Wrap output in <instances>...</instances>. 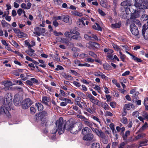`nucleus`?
<instances>
[{
	"instance_id": "nucleus-41",
	"label": "nucleus",
	"mask_w": 148,
	"mask_h": 148,
	"mask_svg": "<svg viewBox=\"0 0 148 148\" xmlns=\"http://www.w3.org/2000/svg\"><path fill=\"white\" fill-rule=\"evenodd\" d=\"M1 23L3 26L4 27H8V25H9L10 27L11 26V25L10 24H8L7 22H6L4 20L2 21L1 22Z\"/></svg>"
},
{
	"instance_id": "nucleus-35",
	"label": "nucleus",
	"mask_w": 148,
	"mask_h": 148,
	"mask_svg": "<svg viewBox=\"0 0 148 148\" xmlns=\"http://www.w3.org/2000/svg\"><path fill=\"white\" fill-rule=\"evenodd\" d=\"M91 148H100L99 143H94L92 144Z\"/></svg>"
},
{
	"instance_id": "nucleus-39",
	"label": "nucleus",
	"mask_w": 148,
	"mask_h": 148,
	"mask_svg": "<svg viewBox=\"0 0 148 148\" xmlns=\"http://www.w3.org/2000/svg\"><path fill=\"white\" fill-rule=\"evenodd\" d=\"M64 36L66 37L70 38L72 36V34L71 31L66 32L64 34Z\"/></svg>"
},
{
	"instance_id": "nucleus-22",
	"label": "nucleus",
	"mask_w": 148,
	"mask_h": 148,
	"mask_svg": "<svg viewBox=\"0 0 148 148\" xmlns=\"http://www.w3.org/2000/svg\"><path fill=\"white\" fill-rule=\"evenodd\" d=\"M125 107L128 110H130L131 109H134V105L132 104H125Z\"/></svg>"
},
{
	"instance_id": "nucleus-37",
	"label": "nucleus",
	"mask_w": 148,
	"mask_h": 148,
	"mask_svg": "<svg viewBox=\"0 0 148 148\" xmlns=\"http://www.w3.org/2000/svg\"><path fill=\"white\" fill-rule=\"evenodd\" d=\"M80 38V34H75L72 36L71 37V39H77Z\"/></svg>"
},
{
	"instance_id": "nucleus-40",
	"label": "nucleus",
	"mask_w": 148,
	"mask_h": 148,
	"mask_svg": "<svg viewBox=\"0 0 148 148\" xmlns=\"http://www.w3.org/2000/svg\"><path fill=\"white\" fill-rule=\"evenodd\" d=\"M101 106L105 110H107L109 107L108 105L106 103H101Z\"/></svg>"
},
{
	"instance_id": "nucleus-55",
	"label": "nucleus",
	"mask_w": 148,
	"mask_h": 148,
	"mask_svg": "<svg viewBox=\"0 0 148 148\" xmlns=\"http://www.w3.org/2000/svg\"><path fill=\"white\" fill-rule=\"evenodd\" d=\"M74 63L76 66H80V65L81 64L80 63V61L79 60H76L74 61Z\"/></svg>"
},
{
	"instance_id": "nucleus-61",
	"label": "nucleus",
	"mask_w": 148,
	"mask_h": 148,
	"mask_svg": "<svg viewBox=\"0 0 148 148\" xmlns=\"http://www.w3.org/2000/svg\"><path fill=\"white\" fill-rule=\"evenodd\" d=\"M85 124L90 127H91L92 125V123L91 122H90L89 120Z\"/></svg>"
},
{
	"instance_id": "nucleus-19",
	"label": "nucleus",
	"mask_w": 148,
	"mask_h": 148,
	"mask_svg": "<svg viewBox=\"0 0 148 148\" xmlns=\"http://www.w3.org/2000/svg\"><path fill=\"white\" fill-rule=\"evenodd\" d=\"M90 101L92 103L95 104L99 106H100L101 104V103L96 99L95 98V97Z\"/></svg>"
},
{
	"instance_id": "nucleus-17",
	"label": "nucleus",
	"mask_w": 148,
	"mask_h": 148,
	"mask_svg": "<svg viewBox=\"0 0 148 148\" xmlns=\"http://www.w3.org/2000/svg\"><path fill=\"white\" fill-rule=\"evenodd\" d=\"M90 130L88 127H85L82 130V133L84 135L88 134L90 132Z\"/></svg>"
},
{
	"instance_id": "nucleus-7",
	"label": "nucleus",
	"mask_w": 148,
	"mask_h": 148,
	"mask_svg": "<svg viewBox=\"0 0 148 148\" xmlns=\"http://www.w3.org/2000/svg\"><path fill=\"white\" fill-rule=\"evenodd\" d=\"M88 19L87 17H83L78 19L77 21V25L79 27H82L85 25L84 21L87 20Z\"/></svg>"
},
{
	"instance_id": "nucleus-52",
	"label": "nucleus",
	"mask_w": 148,
	"mask_h": 148,
	"mask_svg": "<svg viewBox=\"0 0 148 148\" xmlns=\"http://www.w3.org/2000/svg\"><path fill=\"white\" fill-rule=\"evenodd\" d=\"M63 15H62L61 16H55L53 17V18L54 20H56L61 19L63 20Z\"/></svg>"
},
{
	"instance_id": "nucleus-63",
	"label": "nucleus",
	"mask_w": 148,
	"mask_h": 148,
	"mask_svg": "<svg viewBox=\"0 0 148 148\" xmlns=\"http://www.w3.org/2000/svg\"><path fill=\"white\" fill-rule=\"evenodd\" d=\"M26 83L28 85L30 86H32L33 84V83L32 82V81L30 80H28L26 81Z\"/></svg>"
},
{
	"instance_id": "nucleus-42",
	"label": "nucleus",
	"mask_w": 148,
	"mask_h": 148,
	"mask_svg": "<svg viewBox=\"0 0 148 148\" xmlns=\"http://www.w3.org/2000/svg\"><path fill=\"white\" fill-rule=\"evenodd\" d=\"M30 80L32 81V82L33 83V84H35L36 85L38 84V81L35 78H31L30 79Z\"/></svg>"
},
{
	"instance_id": "nucleus-20",
	"label": "nucleus",
	"mask_w": 148,
	"mask_h": 148,
	"mask_svg": "<svg viewBox=\"0 0 148 148\" xmlns=\"http://www.w3.org/2000/svg\"><path fill=\"white\" fill-rule=\"evenodd\" d=\"M16 34L17 36L19 38H21L25 37V34L24 33L19 30H17L16 32Z\"/></svg>"
},
{
	"instance_id": "nucleus-23",
	"label": "nucleus",
	"mask_w": 148,
	"mask_h": 148,
	"mask_svg": "<svg viewBox=\"0 0 148 148\" xmlns=\"http://www.w3.org/2000/svg\"><path fill=\"white\" fill-rule=\"evenodd\" d=\"M50 100L49 98L46 97H44L42 98V102L45 104L47 105L49 102Z\"/></svg>"
},
{
	"instance_id": "nucleus-47",
	"label": "nucleus",
	"mask_w": 148,
	"mask_h": 148,
	"mask_svg": "<svg viewBox=\"0 0 148 148\" xmlns=\"http://www.w3.org/2000/svg\"><path fill=\"white\" fill-rule=\"evenodd\" d=\"M11 43L12 45L14 46L15 47L17 48L19 46V45L14 40H12Z\"/></svg>"
},
{
	"instance_id": "nucleus-9",
	"label": "nucleus",
	"mask_w": 148,
	"mask_h": 148,
	"mask_svg": "<svg viewBox=\"0 0 148 148\" xmlns=\"http://www.w3.org/2000/svg\"><path fill=\"white\" fill-rule=\"evenodd\" d=\"M131 11L130 10H124L121 14V16L122 18L124 19L128 18L129 14H131Z\"/></svg>"
},
{
	"instance_id": "nucleus-5",
	"label": "nucleus",
	"mask_w": 148,
	"mask_h": 148,
	"mask_svg": "<svg viewBox=\"0 0 148 148\" xmlns=\"http://www.w3.org/2000/svg\"><path fill=\"white\" fill-rule=\"evenodd\" d=\"M12 97L10 94H7L5 96V98L3 101V104L5 105H9L12 102Z\"/></svg>"
},
{
	"instance_id": "nucleus-1",
	"label": "nucleus",
	"mask_w": 148,
	"mask_h": 148,
	"mask_svg": "<svg viewBox=\"0 0 148 148\" xmlns=\"http://www.w3.org/2000/svg\"><path fill=\"white\" fill-rule=\"evenodd\" d=\"M56 124L57 131L59 134H62L64 132L65 128L66 130L71 133L76 134L82 127V123L80 122L75 123L67 122L66 124H65L63 121V119L61 117L56 121Z\"/></svg>"
},
{
	"instance_id": "nucleus-54",
	"label": "nucleus",
	"mask_w": 148,
	"mask_h": 148,
	"mask_svg": "<svg viewBox=\"0 0 148 148\" xmlns=\"http://www.w3.org/2000/svg\"><path fill=\"white\" fill-rule=\"evenodd\" d=\"M40 117V113L36 114L35 115V118L36 120H41L42 119Z\"/></svg>"
},
{
	"instance_id": "nucleus-64",
	"label": "nucleus",
	"mask_w": 148,
	"mask_h": 148,
	"mask_svg": "<svg viewBox=\"0 0 148 148\" xmlns=\"http://www.w3.org/2000/svg\"><path fill=\"white\" fill-rule=\"evenodd\" d=\"M126 143L124 142L121 143L119 146L118 148H123Z\"/></svg>"
},
{
	"instance_id": "nucleus-6",
	"label": "nucleus",
	"mask_w": 148,
	"mask_h": 148,
	"mask_svg": "<svg viewBox=\"0 0 148 148\" xmlns=\"http://www.w3.org/2000/svg\"><path fill=\"white\" fill-rule=\"evenodd\" d=\"M130 30L132 33L135 36H137L139 34L138 28L134 23L131 24L130 26Z\"/></svg>"
},
{
	"instance_id": "nucleus-30",
	"label": "nucleus",
	"mask_w": 148,
	"mask_h": 148,
	"mask_svg": "<svg viewBox=\"0 0 148 148\" xmlns=\"http://www.w3.org/2000/svg\"><path fill=\"white\" fill-rule=\"evenodd\" d=\"M141 19L143 21H146L148 19V15L142 13Z\"/></svg>"
},
{
	"instance_id": "nucleus-33",
	"label": "nucleus",
	"mask_w": 148,
	"mask_h": 148,
	"mask_svg": "<svg viewBox=\"0 0 148 148\" xmlns=\"http://www.w3.org/2000/svg\"><path fill=\"white\" fill-rule=\"evenodd\" d=\"M60 99L61 100L65 101L64 102L66 103V104H67V103L72 104L73 103V102H72L70 99H67L66 98H64L63 99H62L61 98H60Z\"/></svg>"
},
{
	"instance_id": "nucleus-53",
	"label": "nucleus",
	"mask_w": 148,
	"mask_h": 148,
	"mask_svg": "<svg viewBox=\"0 0 148 148\" xmlns=\"http://www.w3.org/2000/svg\"><path fill=\"white\" fill-rule=\"evenodd\" d=\"M30 110L31 113L32 114H34L36 111L35 108L33 106H32L30 108Z\"/></svg>"
},
{
	"instance_id": "nucleus-62",
	"label": "nucleus",
	"mask_w": 148,
	"mask_h": 148,
	"mask_svg": "<svg viewBox=\"0 0 148 148\" xmlns=\"http://www.w3.org/2000/svg\"><path fill=\"white\" fill-rule=\"evenodd\" d=\"M54 21H53V25L55 27H56L59 25L57 21V20H54Z\"/></svg>"
},
{
	"instance_id": "nucleus-38",
	"label": "nucleus",
	"mask_w": 148,
	"mask_h": 148,
	"mask_svg": "<svg viewBox=\"0 0 148 148\" xmlns=\"http://www.w3.org/2000/svg\"><path fill=\"white\" fill-rule=\"evenodd\" d=\"M86 110L91 114H93L95 112V109H91L89 108H87L86 109Z\"/></svg>"
},
{
	"instance_id": "nucleus-28",
	"label": "nucleus",
	"mask_w": 148,
	"mask_h": 148,
	"mask_svg": "<svg viewBox=\"0 0 148 148\" xmlns=\"http://www.w3.org/2000/svg\"><path fill=\"white\" fill-rule=\"evenodd\" d=\"M84 37L85 39L87 40H92V39L91 38V32H88L87 34H84Z\"/></svg>"
},
{
	"instance_id": "nucleus-11",
	"label": "nucleus",
	"mask_w": 148,
	"mask_h": 148,
	"mask_svg": "<svg viewBox=\"0 0 148 148\" xmlns=\"http://www.w3.org/2000/svg\"><path fill=\"white\" fill-rule=\"evenodd\" d=\"M93 131L95 132L99 137L102 138H105V134L101 131L98 130L97 129H93Z\"/></svg>"
},
{
	"instance_id": "nucleus-31",
	"label": "nucleus",
	"mask_w": 148,
	"mask_h": 148,
	"mask_svg": "<svg viewBox=\"0 0 148 148\" xmlns=\"http://www.w3.org/2000/svg\"><path fill=\"white\" fill-rule=\"evenodd\" d=\"M132 59H133L135 61L138 62H142V60L140 58H138L137 57L133 55L132 56Z\"/></svg>"
},
{
	"instance_id": "nucleus-26",
	"label": "nucleus",
	"mask_w": 148,
	"mask_h": 148,
	"mask_svg": "<svg viewBox=\"0 0 148 148\" xmlns=\"http://www.w3.org/2000/svg\"><path fill=\"white\" fill-rule=\"evenodd\" d=\"M95 24L96 25H93L92 26V28L95 30L99 31H101V28L99 24L96 23H95Z\"/></svg>"
},
{
	"instance_id": "nucleus-13",
	"label": "nucleus",
	"mask_w": 148,
	"mask_h": 148,
	"mask_svg": "<svg viewBox=\"0 0 148 148\" xmlns=\"http://www.w3.org/2000/svg\"><path fill=\"white\" fill-rule=\"evenodd\" d=\"M71 13L73 15L79 17L82 16L84 14V13L83 12H80L76 10L72 11Z\"/></svg>"
},
{
	"instance_id": "nucleus-48",
	"label": "nucleus",
	"mask_w": 148,
	"mask_h": 148,
	"mask_svg": "<svg viewBox=\"0 0 148 148\" xmlns=\"http://www.w3.org/2000/svg\"><path fill=\"white\" fill-rule=\"evenodd\" d=\"M53 32L54 34V35L56 36H58L59 35H63V34L61 32H58L56 30L53 31Z\"/></svg>"
},
{
	"instance_id": "nucleus-51",
	"label": "nucleus",
	"mask_w": 148,
	"mask_h": 148,
	"mask_svg": "<svg viewBox=\"0 0 148 148\" xmlns=\"http://www.w3.org/2000/svg\"><path fill=\"white\" fill-rule=\"evenodd\" d=\"M85 61L86 62L91 63H92L94 61V60L91 58H87L85 60Z\"/></svg>"
},
{
	"instance_id": "nucleus-12",
	"label": "nucleus",
	"mask_w": 148,
	"mask_h": 148,
	"mask_svg": "<svg viewBox=\"0 0 148 148\" xmlns=\"http://www.w3.org/2000/svg\"><path fill=\"white\" fill-rule=\"evenodd\" d=\"M4 87V89L5 90H9L10 88V86L13 85L11 81H5L3 82Z\"/></svg>"
},
{
	"instance_id": "nucleus-49",
	"label": "nucleus",
	"mask_w": 148,
	"mask_h": 148,
	"mask_svg": "<svg viewBox=\"0 0 148 148\" xmlns=\"http://www.w3.org/2000/svg\"><path fill=\"white\" fill-rule=\"evenodd\" d=\"M40 117H41V119L44 118V117L46 116L47 114V113L45 111H43L42 112L40 113Z\"/></svg>"
},
{
	"instance_id": "nucleus-56",
	"label": "nucleus",
	"mask_w": 148,
	"mask_h": 148,
	"mask_svg": "<svg viewBox=\"0 0 148 148\" xmlns=\"http://www.w3.org/2000/svg\"><path fill=\"white\" fill-rule=\"evenodd\" d=\"M54 3L57 5L60 4L62 3V0H53Z\"/></svg>"
},
{
	"instance_id": "nucleus-34",
	"label": "nucleus",
	"mask_w": 148,
	"mask_h": 148,
	"mask_svg": "<svg viewBox=\"0 0 148 148\" xmlns=\"http://www.w3.org/2000/svg\"><path fill=\"white\" fill-rule=\"evenodd\" d=\"M129 1L128 0L125 1L121 3V5L122 6H127L129 3Z\"/></svg>"
},
{
	"instance_id": "nucleus-14",
	"label": "nucleus",
	"mask_w": 148,
	"mask_h": 148,
	"mask_svg": "<svg viewBox=\"0 0 148 148\" xmlns=\"http://www.w3.org/2000/svg\"><path fill=\"white\" fill-rule=\"evenodd\" d=\"M34 51H35L34 49H31V48H29L28 50L26 51V52L30 56L35 57V54L34 53Z\"/></svg>"
},
{
	"instance_id": "nucleus-45",
	"label": "nucleus",
	"mask_w": 148,
	"mask_h": 148,
	"mask_svg": "<svg viewBox=\"0 0 148 148\" xmlns=\"http://www.w3.org/2000/svg\"><path fill=\"white\" fill-rule=\"evenodd\" d=\"M111 27L113 28H119L120 27V25L118 23L112 24L111 25Z\"/></svg>"
},
{
	"instance_id": "nucleus-25",
	"label": "nucleus",
	"mask_w": 148,
	"mask_h": 148,
	"mask_svg": "<svg viewBox=\"0 0 148 148\" xmlns=\"http://www.w3.org/2000/svg\"><path fill=\"white\" fill-rule=\"evenodd\" d=\"M38 111H41L43 109V106L40 103H37L35 104Z\"/></svg>"
},
{
	"instance_id": "nucleus-16",
	"label": "nucleus",
	"mask_w": 148,
	"mask_h": 148,
	"mask_svg": "<svg viewBox=\"0 0 148 148\" xmlns=\"http://www.w3.org/2000/svg\"><path fill=\"white\" fill-rule=\"evenodd\" d=\"M62 21L66 23H71L72 22L69 16L68 15L63 16Z\"/></svg>"
},
{
	"instance_id": "nucleus-58",
	"label": "nucleus",
	"mask_w": 148,
	"mask_h": 148,
	"mask_svg": "<svg viewBox=\"0 0 148 148\" xmlns=\"http://www.w3.org/2000/svg\"><path fill=\"white\" fill-rule=\"evenodd\" d=\"M89 54L93 58H95L97 57L96 55L92 51H90L89 52Z\"/></svg>"
},
{
	"instance_id": "nucleus-21",
	"label": "nucleus",
	"mask_w": 148,
	"mask_h": 148,
	"mask_svg": "<svg viewBox=\"0 0 148 148\" xmlns=\"http://www.w3.org/2000/svg\"><path fill=\"white\" fill-rule=\"evenodd\" d=\"M15 98L17 100H22L23 99V95L21 93H18L16 94L14 97V99H15Z\"/></svg>"
},
{
	"instance_id": "nucleus-59",
	"label": "nucleus",
	"mask_w": 148,
	"mask_h": 148,
	"mask_svg": "<svg viewBox=\"0 0 148 148\" xmlns=\"http://www.w3.org/2000/svg\"><path fill=\"white\" fill-rule=\"evenodd\" d=\"M96 43V42H90L87 44L89 45L90 47H95V45Z\"/></svg>"
},
{
	"instance_id": "nucleus-4",
	"label": "nucleus",
	"mask_w": 148,
	"mask_h": 148,
	"mask_svg": "<svg viewBox=\"0 0 148 148\" xmlns=\"http://www.w3.org/2000/svg\"><path fill=\"white\" fill-rule=\"evenodd\" d=\"M32 101L29 98H27L23 101L22 103V107L23 109L28 108L32 104Z\"/></svg>"
},
{
	"instance_id": "nucleus-18",
	"label": "nucleus",
	"mask_w": 148,
	"mask_h": 148,
	"mask_svg": "<svg viewBox=\"0 0 148 148\" xmlns=\"http://www.w3.org/2000/svg\"><path fill=\"white\" fill-rule=\"evenodd\" d=\"M146 134H138L137 136L135 137L133 139V140H137L141 138H143L145 137Z\"/></svg>"
},
{
	"instance_id": "nucleus-44",
	"label": "nucleus",
	"mask_w": 148,
	"mask_h": 148,
	"mask_svg": "<svg viewBox=\"0 0 148 148\" xmlns=\"http://www.w3.org/2000/svg\"><path fill=\"white\" fill-rule=\"evenodd\" d=\"M119 54L121 60L123 62H124L125 60V55L122 54L121 51H120Z\"/></svg>"
},
{
	"instance_id": "nucleus-50",
	"label": "nucleus",
	"mask_w": 148,
	"mask_h": 148,
	"mask_svg": "<svg viewBox=\"0 0 148 148\" xmlns=\"http://www.w3.org/2000/svg\"><path fill=\"white\" fill-rule=\"evenodd\" d=\"M94 88L95 90H97L99 93H100L101 88L98 85H95Z\"/></svg>"
},
{
	"instance_id": "nucleus-29",
	"label": "nucleus",
	"mask_w": 148,
	"mask_h": 148,
	"mask_svg": "<svg viewBox=\"0 0 148 148\" xmlns=\"http://www.w3.org/2000/svg\"><path fill=\"white\" fill-rule=\"evenodd\" d=\"M148 142V140H145L144 141H142L140 142L138 146V147L145 146L146 145V144Z\"/></svg>"
},
{
	"instance_id": "nucleus-57",
	"label": "nucleus",
	"mask_w": 148,
	"mask_h": 148,
	"mask_svg": "<svg viewBox=\"0 0 148 148\" xmlns=\"http://www.w3.org/2000/svg\"><path fill=\"white\" fill-rule=\"evenodd\" d=\"M93 38L95 40H98L99 39L98 38L97 36L95 34H92L91 32V38Z\"/></svg>"
},
{
	"instance_id": "nucleus-8",
	"label": "nucleus",
	"mask_w": 148,
	"mask_h": 148,
	"mask_svg": "<svg viewBox=\"0 0 148 148\" xmlns=\"http://www.w3.org/2000/svg\"><path fill=\"white\" fill-rule=\"evenodd\" d=\"M45 32V28L36 27L34 29V33L37 36H40L44 33Z\"/></svg>"
},
{
	"instance_id": "nucleus-43",
	"label": "nucleus",
	"mask_w": 148,
	"mask_h": 148,
	"mask_svg": "<svg viewBox=\"0 0 148 148\" xmlns=\"http://www.w3.org/2000/svg\"><path fill=\"white\" fill-rule=\"evenodd\" d=\"M112 45L115 50L117 51H119V52H120V51H121L119 47L117 45L113 43L112 44Z\"/></svg>"
},
{
	"instance_id": "nucleus-32",
	"label": "nucleus",
	"mask_w": 148,
	"mask_h": 148,
	"mask_svg": "<svg viewBox=\"0 0 148 148\" xmlns=\"http://www.w3.org/2000/svg\"><path fill=\"white\" fill-rule=\"evenodd\" d=\"M60 41L62 43L66 44H68L69 42V40L67 39L63 38H60Z\"/></svg>"
},
{
	"instance_id": "nucleus-24",
	"label": "nucleus",
	"mask_w": 148,
	"mask_h": 148,
	"mask_svg": "<svg viewBox=\"0 0 148 148\" xmlns=\"http://www.w3.org/2000/svg\"><path fill=\"white\" fill-rule=\"evenodd\" d=\"M61 74L62 76L67 80H71L73 79V77L71 76L67 75L65 73H62Z\"/></svg>"
},
{
	"instance_id": "nucleus-46",
	"label": "nucleus",
	"mask_w": 148,
	"mask_h": 148,
	"mask_svg": "<svg viewBox=\"0 0 148 148\" xmlns=\"http://www.w3.org/2000/svg\"><path fill=\"white\" fill-rule=\"evenodd\" d=\"M110 127L112 130V132L114 134V133L116 132H115V129L114 128V125L113 123H111L110 125Z\"/></svg>"
},
{
	"instance_id": "nucleus-60",
	"label": "nucleus",
	"mask_w": 148,
	"mask_h": 148,
	"mask_svg": "<svg viewBox=\"0 0 148 148\" xmlns=\"http://www.w3.org/2000/svg\"><path fill=\"white\" fill-rule=\"evenodd\" d=\"M134 22L136 23V24L139 27H140L141 25V24L140 21L137 19H136L134 21Z\"/></svg>"
},
{
	"instance_id": "nucleus-3",
	"label": "nucleus",
	"mask_w": 148,
	"mask_h": 148,
	"mask_svg": "<svg viewBox=\"0 0 148 148\" xmlns=\"http://www.w3.org/2000/svg\"><path fill=\"white\" fill-rule=\"evenodd\" d=\"M142 5H140V4L136 2L134 4V6L139 9H146L148 8V0H141Z\"/></svg>"
},
{
	"instance_id": "nucleus-27",
	"label": "nucleus",
	"mask_w": 148,
	"mask_h": 148,
	"mask_svg": "<svg viewBox=\"0 0 148 148\" xmlns=\"http://www.w3.org/2000/svg\"><path fill=\"white\" fill-rule=\"evenodd\" d=\"M22 100H17L16 99V98H15V99H14V105L16 106H20L21 104V101Z\"/></svg>"
},
{
	"instance_id": "nucleus-36",
	"label": "nucleus",
	"mask_w": 148,
	"mask_h": 148,
	"mask_svg": "<svg viewBox=\"0 0 148 148\" xmlns=\"http://www.w3.org/2000/svg\"><path fill=\"white\" fill-rule=\"evenodd\" d=\"M123 123L126 124L127 122V119L126 117H123L120 120Z\"/></svg>"
},
{
	"instance_id": "nucleus-15",
	"label": "nucleus",
	"mask_w": 148,
	"mask_h": 148,
	"mask_svg": "<svg viewBox=\"0 0 148 148\" xmlns=\"http://www.w3.org/2000/svg\"><path fill=\"white\" fill-rule=\"evenodd\" d=\"M147 27L146 24L144 25L143 26V29H142V32L143 34H147V32H148V20L147 23Z\"/></svg>"
},
{
	"instance_id": "nucleus-2",
	"label": "nucleus",
	"mask_w": 148,
	"mask_h": 148,
	"mask_svg": "<svg viewBox=\"0 0 148 148\" xmlns=\"http://www.w3.org/2000/svg\"><path fill=\"white\" fill-rule=\"evenodd\" d=\"M131 16L130 19H128L126 21V24L128 25L130 23L131 19H134L136 18L139 17L142 14V13L145 14V10H131Z\"/></svg>"
},
{
	"instance_id": "nucleus-10",
	"label": "nucleus",
	"mask_w": 148,
	"mask_h": 148,
	"mask_svg": "<svg viewBox=\"0 0 148 148\" xmlns=\"http://www.w3.org/2000/svg\"><path fill=\"white\" fill-rule=\"evenodd\" d=\"M94 136L92 134L89 133L86 135H84L83 137V139L84 140L90 141L93 140Z\"/></svg>"
}]
</instances>
